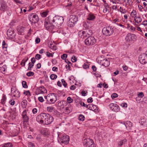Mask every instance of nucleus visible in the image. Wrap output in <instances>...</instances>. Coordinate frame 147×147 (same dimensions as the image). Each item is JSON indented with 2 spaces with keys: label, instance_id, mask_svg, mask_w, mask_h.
Masks as SVG:
<instances>
[{
  "label": "nucleus",
  "instance_id": "obj_43",
  "mask_svg": "<svg viewBox=\"0 0 147 147\" xmlns=\"http://www.w3.org/2000/svg\"><path fill=\"white\" fill-rule=\"evenodd\" d=\"M86 32L87 34H88V36L91 35L92 34V31L90 29H88L87 30Z\"/></svg>",
  "mask_w": 147,
  "mask_h": 147
},
{
  "label": "nucleus",
  "instance_id": "obj_38",
  "mask_svg": "<svg viewBox=\"0 0 147 147\" xmlns=\"http://www.w3.org/2000/svg\"><path fill=\"white\" fill-rule=\"evenodd\" d=\"M28 65L29 66L28 67V69L29 70H32V68L34 66V64L30 62L29 63Z\"/></svg>",
  "mask_w": 147,
  "mask_h": 147
},
{
  "label": "nucleus",
  "instance_id": "obj_46",
  "mask_svg": "<svg viewBox=\"0 0 147 147\" xmlns=\"http://www.w3.org/2000/svg\"><path fill=\"white\" fill-rule=\"evenodd\" d=\"M7 47V45L6 44L4 40L3 41L2 43V48L3 49L4 48H6Z\"/></svg>",
  "mask_w": 147,
  "mask_h": 147
},
{
  "label": "nucleus",
  "instance_id": "obj_35",
  "mask_svg": "<svg viewBox=\"0 0 147 147\" xmlns=\"http://www.w3.org/2000/svg\"><path fill=\"white\" fill-rule=\"evenodd\" d=\"M6 99L7 98L5 95H4V94H3V95L2 98L1 100V102L2 103H4L5 102L6 100Z\"/></svg>",
  "mask_w": 147,
  "mask_h": 147
},
{
  "label": "nucleus",
  "instance_id": "obj_53",
  "mask_svg": "<svg viewBox=\"0 0 147 147\" xmlns=\"http://www.w3.org/2000/svg\"><path fill=\"white\" fill-rule=\"evenodd\" d=\"M23 94L29 96H30V93L29 91V90H27L24 91L23 92Z\"/></svg>",
  "mask_w": 147,
  "mask_h": 147
},
{
  "label": "nucleus",
  "instance_id": "obj_33",
  "mask_svg": "<svg viewBox=\"0 0 147 147\" xmlns=\"http://www.w3.org/2000/svg\"><path fill=\"white\" fill-rule=\"evenodd\" d=\"M22 9V8H19L16 9V13L19 16H21L23 13Z\"/></svg>",
  "mask_w": 147,
  "mask_h": 147
},
{
  "label": "nucleus",
  "instance_id": "obj_52",
  "mask_svg": "<svg viewBox=\"0 0 147 147\" xmlns=\"http://www.w3.org/2000/svg\"><path fill=\"white\" fill-rule=\"evenodd\" d=\"M118 96V95L115 93H113L111 96V97L112 99H114L116 97H117Z\"/></svg>",
  "mask_w": 147,
  "mask_h": 147
},
{
  "label": "nucleus",
  "instance_id": "obj_51",
  "mask_svg": "<svg viewBox=\"0 0 147 147\" xmlns=\"http://www.w3.org/2000/svg\"><path fill=\"white\" fill-rule=\"evenodd\" d=\"M89 67L87 63H84L83 65V67L85 69L88 68Z\"/></svg>",
  "mask_w": 147,
  "mask_h": 147
},
{
  "label": "nucleus",
  "instance_id": "obj_7",
  "mask_svg": "<svg viewBox=\"0 0 147 147\" xmlns=\"http://www.w3.org/2000/svg\"><path fill=\"white\" fill-rule=\"evenodd\" d=\"M139 61L142 64H145L147 63V53H143L140 55L139 57Z\"/></svg>",
  "mask_w": 147,
  "mask_h": 147
},
{
  "label": "nucleus",
  "instance_id": "obj_9",
  "mask_svg": "<svg viewBox=\"0 0 147 147\" xmlns=\"http://www.w3.org/2000/svg\"><path fill=\"white\" fill-rule=\"evenodd\" d=\"M78 17L77 16L73 15L70 16V18L69 21V23L71 25V26H73V25L78 21Z\"/></svg>",
  "mask_w": 147,
  "mask_h": 147
},
{
  "label": "nucleus",
  "instance_id": "obj_31",
  "mask_svg": "<svg viewBox=\"0 0 147 147\" xmlns=\"http://www.w3.org/2000/svg\"><path fill=\"white\" fill-rule=\"evenodd\" d=\"M72 109V107L71 105H69L65 109V111L67 113L71 112Z\"/></svg>",
  "mask_w": 147,
  "mask_h": 147
},
{
  "label": "nucleus",
  "instance_id": "obj_55",
  "mask_svg": "<svg viewBox=\"0 0 147 147\" xmlns=\"http://www.w3.org/2000/svg\"><path fill=\"white\" fill-rule=\"evenodd\" d=\"M73 101V99L70 97H68L67 98V102L69 103H71Z\"/></svg>",
  "mask_w": 147,
  "mask_h": 147
},
{
  "label": "nucleus",
  "instance_id": "obj_17",
  "mask_svg": "<svg viewBox=\"0 0 147 147\" xmlns=\"http://www.w3.org/2000/svg\"><path fill=\"white\" fill-rule=\"evenodd\" d=\"M105 60L104 56L103 55L99 56L96 59L97 62L101 65L103 64V62Z\"/></svg>",
  "mask_w": 147,
  "mask_h": 147
},
{
  "label": "nucleus",
  "instance_id": "obj_36",
  "mask_svg": "<svg viewBox=\"0 0 147 147\" xmlns=\"http://www.w3.org/2000/svg\"><path fill=\"white\" fill-rule=\"evenodd\" d=\"M85 117L82 115H80L79 116L78 119L80 121H83L84 120Z\"/></svg>",
  "mask_w": 147,
  "mask_h": 147
},
{
  "label": "nucleus",
  "instance_id": "obj_30",
  "mask_svg": "<svg viewBox=\"0 0 147 147\" xmlns=\"http://www.w3.org/2000/svg\"><path fill=\"white\" fill-rule=\"evenodd\" d=\"M16 117V115L15 112H13L10 113V115L9 117L10 120H13Z\"/></svg>",
  "mask_w": 147,
  "mask_h": 147
},
{
  "label": "nucleus",
  "instance_id": "obj_2",
  "mask_svg": "<svg viewBox=\"0 0 147 147\" xmlns=\"http://www.w3.org/2000/svg\"><path fill=\"white\" fill-rule=\"evenodd\" d=\"M57 94L55 93H50L45 97V99L50 103H54L57 100Z\"/></svg>",
  "mask_w": 147,
  "mask_h": 147
},
{
  "label": "nucleus",
  "instance_id": "obj_13",
  "mask_svg": "<svg viewBox=\"0 0 147 147\" xmlns=\"http://www.w3.org/2000/svg\"><path fill=\"white\" fill-rule=\"evenodd\" d=\"M11 92L14 97L18 98L20 96V92L14 87H12L11 88Z\"/></svg>",
  "mask_w": 147,
  "mask_h": 147
},
{
  "label": "nucleus",
  "instance_id": "obj_11",
  "mask_svg": "<svg viewBox=\"0 0 147 147\" xmlns=\"http://www.w3.org/2000/svg\"><path fill=\"white\" fill-rule=\"evenodd\" d=\"M47 92V90L44 86H42L36 88L35 93L36 94L38 95Z\"/></svg>",
  "mask_w": 147,
  "mask_h": 147
},
{
  "label": "nucleus",
  "instance_id": "obj_6",
  "mask_svg": "<svg viewBox=\"0 0 147 147\" xmlns=\"http://www.w3.org/2000/svg\"><path fill=\"white\" fill-rule=\"evenodd\" d=\"M69 140V138L68 136L64 134L61 136L60 137L59 141L62 143L65 144H68Z\"/></svg>",
  "mask_w": 147,
  "mask_h": 147
},
{
  "label": "nucleus",
  "instance_id": "obj_56",
  "mask_svg": "<svg viewBox=\"0 0 147 147\" xmlns=\"http://www.w3.org/2000/svg\"><path fill=\"white\" fill-rule=\"evenodd\" d=\"M63 85L65 87H66L67 85V83L65 82L64 79H62L61 80Z\"/></svg>",
  "mask_w": 147,
  "mask_h": 147
},
{
  "label": "nucleus",
  "instance_id": "obj_20",
  "mask_svg": "<svg viewBox=\"0 0 147 147\" xmlns=\"http://www.w3.org/2000/svg\"><path fill=\"white\" fill-rule=\"evenodd\" d=\"M95 16L94 14L90 13L88 14L87 19L89 20L93 21L95 19Z\"/></svg>",
  "mask_w": 147,
  "mask_h": 147
},
{
  "label": "nucleus",
  "instance_id": "obj_45",
  "mask_svg": "<svg viewBox=\"0 0 147 147\" xmlns=\"http://www.w3.org/2000/svg\"><path fill=\"white\" fill-rule=\"evenodd\" d=\"M53 53H54L52 54L50 53L49 52H47L46 53V55L47 56L49 57H53Z\"/></svg>",
  "mask_w": 147,
  "mask_h": 147
},
{
  "label": "nucleus",
  "instance_id": "obj_22",
  "mask_svg": "<svg viewBox=\"0 0 147 147\" xmlns=\"http://www.w3.org/2000/svg\"><path fill=\"white\" fill-rule=\"evenodd\" d=\"M25 28L22 26H19L17 28V30L18 32V34L20 35H23V32H24Z\"/></svg>",
  "mask_w": 147,
  "mask_h": 147
},
{
  "label": "nucleus",
  "instance_id": "obj_16",
  "mask_svg": "<svg viewBox=\"0 0 147 147\" xmlns=\"http://www.w3.org/2000/svg\"><path fill=\"white\" fill-rule=\"evenodd\" d=\"M111 110L113 111L117 112L119 110V108L116 104H111Z\"/></svg>",
  "mask_w": 147,
  "mask_h": 147
},
{
  "label": "nucleus",
  "instance_id": "obj_50",
  "mask_svg": "<svg viewBox=\"0 0 147 147\" xmlns=\"http://www.w3.org/2000/svg\"><path fill=\"white\" fill-rule=\"evenodd\" d=\"M12 145L10 143H8L5 144L2 147H12Z\"/></svg>",
  "mask_w": 147,
  "mask_h": 147
},
{
  "label": "nucleus",
  "instance_id": "obj_8",
  "mask_svg": "<svg viewBox=\"0 0 147 147\" xmlns=\"http://www.w3.org/2000/svg\"><path fill=\"white\" fill-rule=\"evenodd\" d=\"M136 36L135 34L129 33L126 35L125 38V39L127 42H130L132 41H134L136 40Z\"/></svg>",
  "mask_w": 147,
  "mask_h": 147
},
{
  "label": "nucleus",
  "instance_id": "obj_54",
  "mask_svg": "<svg viewBox=\"0 0 147 147\" xmlns=\"http://www.w3.org/2000/svg\"><path fill=\"white\" fill-rule=\"evenodd\" d=\"M9 103L10 105H13L15 103V102L14 100H11L9 101Z\"/></svg>",
  "mask_w": 147,
  "mask_h": 147
},
{
  "label": "nucleus",
  "instance_id": "obj_39",
  "mask_svg": "<svg viewBox=\"0 0 147 147\" xmlns=\"http://www.w3.org/2000/svg\"><path fill=\"white\" fill-rule=\"evenodd\" d=\"M49 11H46L43 12L41 14V16L42 17H46L48 15Z\"/></svg>",
  "mask_w": 147,
  "mask_h": 147
},
{
  "label": "nucleus",
  "instance_id": "obj_28",
  "mask_svg": "<svg viewBox=\"0 0 147 147\" xmlns=\"http://www.w3.org/2000/svg\"><path fill=\"white\" fill-rule=\"evenodd\" d=\"M46 29L47 30H51L54 28V27L52 25L51 23L49 24H47V25H44Z\"/></svg>",
  "mask_w": 147,
  "mask_h": 147
},
{
  "label": "nucleus",
  "instance_id": "obj_32",
  "mask_svg": "<svg viewBox=\"0 0 147 147\" xmlns=\"http://www.w3.org/2000/svg\"><path fill=\"white\" fill-rule=\"evenodd\" d=\"M40 114L37 115L36 117V120L39 123L42 124Z\"/></svg>",
  "mask_w": 147,
  "mask_h": 147
},
{
  "label": "nucleus",
  "instance_id": "obj_44",
  "mask_svg": "<svg viewBox=\"0 0 147 147\" xmlns=\"http://www.w3.org/2000/svg\"><path fill=\"white\" fill-rule=\"evenodd\" d=\"M47 109L48 111L51 112L53 111L54 108L52 107H47Z\"/></svg>",
  "mask_w": 147,
  "mask_h": 147
},
{
  "label": "nucleus",
  "instance_id": "obj_26",
  "mask_svg": "<svg viewBox=\"0 0 147 147\" xmlns=\"http://www.w3.org/2000/svg\"><path fill=\"white\" fill-rule=\"evenodd\" d=\"M40 131L42 135L45 136L49 135V134L47 129H41Z\"/></svg>",
  "mask_w": 147,
  "mask_h": 147
},
{
  "label": "nucleus",
  "instance_id": "obj_58",
  "mask_svg": "<svg viewBox=\"0 0 147 147\" xmlns=\"http://www.w3.org/2000/svg\"><path fill=\"white\" fill-rule=\"evenodd\" d=\"M7 67L5 65H4L1 67V70L3 71H5Z\"/></svg>",
  "mask_w": 147,
  "mask_h": 147
},
{
  "label": "nucleus",
  "instance_id": "obj_1",
  "mask_svg": "<svg viewBox=\"0 0 147 147\" xmlns=\"http://www.w3.org/2000/svg\"><path fill=\"white\" fill-rule=\"evenodd\" d=\"M64 20L63 17L56 16L52 18L51 24L55 28H59L63 24Z\"/></svg>",
  "mask_w": 147,
  "mask_h": 147
},
{
  "label": "nucleus",
  "instance_id": "obj_63",
  "mask_svg": "<svg viewBox=\"0 0 147 147\" xmlns=\"http://www.w3.org/2000/svg\"><path fill=\"white\" fill-rule=\"evenodd\" d=\"M36 59L39 60L41 58V55L39 54H36L35 56Z\"/></svg>",
  "mask_w": 147,
  "mask_h": 147
},
{
  "label": "nucleus",
  "instance_id": "obj_34",
  "mask_svg": "<svg viewBox=\"0 0 147 147\" xmlns=\"http://www.w3.org/2000/svg\"><path fill=\"white\" fill-rule=\"evenodd\" d=\"M27 101L26 100H24L22 102L21 104L23 107L25 108L26 107L27 105Z\"/></svg>",
  "mask_w": 147,
  "mask_h": 147
},
{
  "label": "nucleus",
  "instance_id": "obj_37",
  "mask_svg": "<svg viewBox=\"0 0 147 147\" xmlns=\"http://www.w3.org/2000/svg\"><path fill=\"white\" fill-rule=\"evenodd\" d=\"M136 14L137 13L136 11L133 10L131 13V15L132 17L134 18L135 16H136Z\"/></svg>",
  "mask_w": 147,
  "mask_h": 147
},
{
  "label": "nucleus",
  "instance_id": "obj_48",
  "mask_svg": "<svg viewBox=\"0 0 147 147\" xmlns=\"http://www.w3.org/2000/svg\"><path fill=\"white\" fill-rule=\"evenodd\" d=\"M126 141V140H121L118 143V145L119 146H121L123 144L124 142Z\"/></svg>",
  "mask_w": 147,
  "mask_h": 147
},
{
  "label": "nucleus",
  "instance_id": "obj_49",
  "mask_svg": "<svg viewBox=\"0 0 147 147\" xmlns=\"http://www.w3.org/2000/svg\"><path fill=\"white\" fill-rule=\"evenodd\" d=\"M83 34L82 31H80L78 32V36L79 37H81L82 38H84Z\"/></svg>",
  "mask_w": 147,
  "mask_h": 147
},
{
  "label": "nucleus",
  "instance_id": "obj_59",
  "mask_svg": "<svg viewBox=\"0 0 147 147\" xmlns=\"http://www.w3.org/2000/svg\"><path fill=\"white\" fill-rule=\"evenodd\" d=\"M138 97L142 98L144 96V94L142 92H141L138 94Z\"/></svg>",
  "mask_w": 147,
  "mask_h": 147
},
{
  "label": "nucleus",
  "instance_id": "obj_12",
  "mask_svg": "<svg viewBox=\"0 0 147 147\" xmlns=\"http://www.w3.org/2000/svg\"><path fill=\"white\" fill-rule=\"evenodd\" d=\"M53 117L49 114H47L45 120V124H49L53 121Z\"/></svg>",
  "mask_w": 147,
  "mask_h": 147
},
{
  "label": "nucleus",
  "instance_id": "obj_27",
  "mask_svg": "<svg viewBox=\"0 0 147 147\" xmlns=\"http://www.w3.org/2000/svg\"><path fill=\"white\" fill-rule=\"evenodd\" d=\"M140 124L144 126L147 125V120L145 119H141L139 121Z\"/></svg>",
  "mask_w": 147,
  "mask_h": 147
},
{
  "label": "nucleus",
  "instance_id": "obj_23",
  "mask_svg": "<svg viewBox=\"0 0 147 147\" xmlns=\"http://www.w3.org/2000/svg\"><path fill=\"white\" fill-rule=\"evenodd\" d=\"M110 64V59L108 57L106 58L104 61L103 62V64H102V65L105 67L108 66Z\"/></svg>",
  "mask_w": 147,
  "mask_h": 147
},
{
  "label": "nucleus",
  "instance_id": "obj_61",
  "mask_svg": "<svg viewBox=\"0 0 147 147\" xmlns=\"http://www.w3.org/2000/svg\"><path fill=\"white\" fill-rule=\"evenodd\" d=\"M28 145L29 147H35L34 144L31 142L28 143Z\"/></svg>",
  "mask_w": 147,
  "mask_h": 147
},
{
  "label": "nucleus",
  "instance_id": "obj_57",
  "mask_svg": "<svg viewBox=\"0 0 147 147\" xmlns=\"http://www.w3.org/2000/svg\"><path fill=\"white\" fill-rule=\"evenodd\" d=\"M34 75V73L32 71H29L26 74V75L28 76H33Z\"/></svg>",
  "mask_w": 147,
  "mask_h": 147
},
{
  "label": "nucleus",
  "instance_id": "obj_3",
  "mask_svg": "<svg viewBox=\"0 0 147 147\" xmlns=\"http://www.w3.org/2000/svg\"><path fill=\"white\" fill-rule=\"evenodd\" d=\"M85 44L87 45H92L96 43V40L95 38L92 36L88 37L84 41Z\"/></svg>",
  "mask_w": 147,
  "mask_h": 147
},
{
  "label": "nucleus",
  "instance_id": "obj_4",
  "mask_svg": "<svg viewBox=\"0 0 147 147\" xmlns=\"http://www.w3.org/2000/svg\"><path fill=\"white\" fill-rule=\"evenodd\" d=\"M0 11L4 12L9 11V7L8 6L7 3L4 0H1L0 1Z\"/></svg>",
  "mask_w": 147,
  "mask_h": 147
},
{
  "label": "nucleus",
  "instance_id": "obj_64",
  "mask_svg": "<svg viewBox=\"0 0 147 147\" xmlns=\"http://www.w3.org/2000/svg\"><path fill=\"white\" fill-rule=\"evenodd\" d=\"M113 22L117 24V22H119V20L118 18H116L113 20Z\"/></svg>",
  "mask_w": 147,
  "mask_h": 147
},
{
  "label": "nucleus",
  "instance_id": "obj_15",
  "mask_svg": "<svg viewBox=\"0 0 147 147\" xmlns=\"http://www.w3.org/2000/svg\"><path fill=\"white\" fill-rule=\"evenodd\" d=\"M110 28L109 27L104 28L102 30V32L103 34L106 36L109 35V30Z\"/></svg>",
  "mask_w": 147,
  "mask_h": 147
},
{
  "label": "nucleus",
  "instance_id": "obj_14",
  "mask_svg": "<svg viewBox=\"0 0 147 147\" xmlns=\"http://www.w3.org/2000/svg\"><path fill=\"white\" fill-rule=\"evenodd\" d=\"M28 111L25 110L23 111L22 113V119L24 123L27 122L28 121L29 118L27 116V113Z\"/></svg>",
  "mask_w": 147,
  "mask_h": 147
},
{
  "label": "nucleus",
  "instance_id": "obj_42",
  "mask_svg": "<svg viewBox=\"0 0 147 147\" xmlns=\"http://www.w3.org/2000/svg\"><path fill=\"white\" fill-rule=\"evenodd\" d=\"M93 105L92 104H89L86 105V108L90 110H92V107Z\"/></svg>",
  "mask_w": 147,
  "mask_h": 147
},
{
  "label": "nucleus",
  "instance_id": "obj_5",
  "mask_svg": "<svg viewBox=\"0 0 147 147\" xmlns=\"http://www.w3.org/2000/svg\"><path fill=\"white\" fill-rule=\"evenodd\" d=\"M29 21L33 23H36L38 21V16L35 13H32L29 15Z\"/></svg>",
  "mask_w": 147,
  "mask_h": 147
},
{
  "label": "nucleus",
  "instance_id": "obj_47",
  "mask_svg": "<svg viewBox=\"0 0 147 147\" xmlns=\"http://www.w3.org/2000/svg\"><path fill=\"white\" fill-rule=\"evenodd\" d=\"M22 84L23 87L25 88H28V86L27 85L26 82L25 81H23L22 82Z\"/></svg>",
  "mask_w": 147,
  "mask_h": 147
},
{
  "label": "nucleus",
  "instance_id": "obj_40",
  "mask_svg": "<svg viewBox=\"0 0 147 147\" xmlns=\"http://www.w3.org/2000/svg\"><path fill=\"white\" fill-rule=\"evenodd\" d=\"M50 78L52 80H55L57 78V76L55 74H52L50 76Z\"/></svg>",
  "mask_w": 147,
  "mask_h": 147
},
{
  "label": "nucleus",
  "instance_id": "obj_19",
  "mask_svg": "<svg viewBox=\"0 0 147 147\" xmlns=\"http://www.w3.org/2000/svg\"><path fill=\"white\" fill-rule=\"evenodd\" d=\"M7 35L11 38H13L14 37L15 34L14 31L11 29H9L7 32Z\"/></svg>",
  "mask_w": 147,
  "mask_h": 147
},
{
  "label": "nucleus",
  "instance_id": "obj_10",
  "mask_svg": "<svg viewBox=\"0 0 147 147\" xmlns=\"http://www.w3.org/2000/svg\"><path fill=\"white\" fill-rule=\"evenodd\" d=\"M83 143L85 147H88L94 144V143L92 140L90 138H86L84 140Z\"/></svg>",
  "mask_w": 147,
  "mask_h": 147
},
{
  "label": "nucleus",
  "instance_id": "obj_21",
  "mask_svg": "<svg viewBox=\"0 0 147 147\" xmlns=\"http://www.w3.org/2000/svg\"><path fill=\"white\" fill-rule=\"evenodd\" d=\"M123 125L126 128H131L132 126V123L129 121H127L126 123L123 122Z\"/></svg>",
  "mask_w": 147,
  "mask_h": 147
},
{
  "label": "nucleus",
  "instance_id": "obj_29",
  "mask_svg": "<svg viewBox=\"0 0 147 147\" xmlns=\"http://www.w3.org/2000/svg\"><path fill=\"white\" fill-rule=\"evenodd\" d=\"M40 115H41V117L42 124H45V120L47 114L45 113H42L40 114Z\"/></svg>",
  "mask_w": 147,
  "mask_h": 147
},
{
  "label": "nucleus",
  "instance_id": "obj_41",
  "mask_svg": "<svg viewBox=\"0 0 147 147\" xmlns=\"http://www.w3.org/2000/svg\"><path fill=\"white\" fill-rule=\"evenodd\" d=\"M129 30L132 32H134L135 31L136 28L135 27L132 26H129Z\"/></svg>",
  "mask_w": 147,
  "mask_h": 147
},
{
  "label": "nucleus",
  "instance_id": "obj_24",
  "mask_svg": "<svg viewBox=\"0 0 147 147\" xmlns=\"http://www.w3.org/2000/svg\"><path fill=\"white\" fill-rule=\"evenodd\" d=\"M52 20V18L51 17L49 16L46 18L45 20L44 25L49 24H51V20Z\"/></svg>",
  "mask_w": 147,
  "mask_h": 147
},
{
  "label": "nucleus",
  "instance_id": "obj_62",
  "mask_svg": "<svg viewBox=\"0 0 147 147\" xmlns=\"http://www.w3.org/2000/svg\"><path fill=\"white\" fill-rule=\"evenodd\" d=\"M71 61L73 62H75L76 61L77 58L73 56L71 58Z\"/></svg>",
  "mask_w": 147,
  "mask_h": 147
},
{
  "label": "nucleus",
  "instance_id": "obj_60",
  "mask_svg": "<svg viewBox=\"0 0 147 147\" xmlns=\"http://www.w3.org/2000/svg\"><path fill=\"white\" fill-rule=\"evenodd\" d=\"M67 57V54H64L61 56V58L63 59H65Z\"/></svg>",
  "mask_w": 147,
  "mask_h": 147
},
{
  "label": "nucleus",
  "instance_id": "obj_25",
  "mask_svg": "<svg viewBox=\"0 0 147 147\" xmlns=\"http://www.w3.org/2000/svg\"><path fill=\"white\" fill-rule=\"evenodd\" d=\"M134 20L136 23L138 24L141 22L142 21V19L140 16H136L134 17Z\"/></svg>",
  "mask_w": 147,
  "mask_h": 147
},
{
  "label": "nucleus",
  "instance_id": "obj_18",
  "mask_svg": "<svg viewBox=\"0 0 147 147\" xmlns=\"http://www.w3.org/2000/svg\"><path fill=\"white\" fill-rule=\"evenodd\" d=\"M67 104V103L65 101L62 100L60 102H58L57 106L58 107L61 108H63Z\"/></svg>",
  "mask_w": 147,
  "mask_h": 147
}]
</instances>
